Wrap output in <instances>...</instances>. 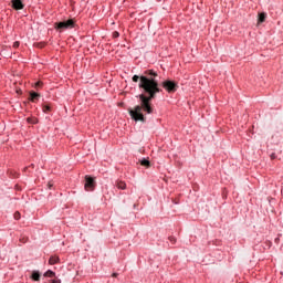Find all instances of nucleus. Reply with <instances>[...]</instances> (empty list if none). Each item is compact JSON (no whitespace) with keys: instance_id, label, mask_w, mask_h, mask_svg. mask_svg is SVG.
<instances>
[{"instance_id":"25","label":"nucleus","mask_w":283,"mask_h":283,"mask_svg":"<svg viewBox=\"0 0 283 283\" xmlns=\"http://www.w3.org/2000/svg\"><path fill=\"white\" fill-rule=\"evenodd\" d=\"M280 239H275V242H279Z\"/></svg>"},{"instance_id":"7","label":"nucleus","mask_w":283,"mask_h":283,"mask_svg":"<svg viewBox=\"0 0 283 283\" xmlns=\"http://www.w3.org/2000/svg\"><path fill=\"white\" fill-rule=\"evenodd\" d=\"M59 262H61V259L57 255H53L49 259V264L51 265L59 264Z\"/></svg>"},{"instance_id":"17","label":"nucleus","mask_w":283,"mask_h":283,"mask_svg":"<svg viewBox=\"0 0 283 283\" xmlns=\"http://www.w3.org/2000/svg\"><path fill=\"white\" fill-rule=\"evenodd\" d=\"M169 242H171L172 244H176V239L174 237H169Z\"/></svg>"},{"instance_id":"18","label":"nucleus","mask_w":283,"mask_h":283,"mask_svg":"<svg viewBox=\"0 0 283 283\" xmlns=\"http://www.w3.org/2000/svg\"><path fill=\"white\" fill-rule=\"evenodd\" d=\"M270 158H271V160H275L277 158V156H275V153H272Z\"/></svg>"},{"instance_id":"19","label":"nucleus","mask_w":283,"mask_h":283,"mask_svg":"<svg viewBox=\"0 0 283 283\" xmlns=\"http://www.w3.org/2000/svg\"><path fill=\"white\" fill-rule=\"evenodd\" d=\"M19 45H20L19 41H15V42L13 43V48H14V49L19 48Z\"/></svg>"},{"instance_id":"22","label":"nucleus","mask_w":283,"mask_h":283,"mask_svg":"<svg viewBox=\"0 0 283 283\" xmlns=\"http://www.w3.org/2000/svg\"><path fill=\"white\" fill-rule=\"evenodd\" d=\"M49 189H52V182H49Z\"/></svg>"},{"instance_id":"5","label":"nucleus","mask_w":283,"mask_h":283,"mask_svg":"<svg viewBox=\"0 0 283 283\" xmlns=\"http://www.w3.org/2000/svg\"><path fill=\"white\" fill-rule=\"evenodd\" d=\"M13 10H23L24 6L21 0H12Z\"/></svg>"},{"instance_id":"20","label":"nucleus","mask_w":283,"mask_h":283,"mask_svg":"<svg viewBox=\"0 0 283 283\" xmlns=\"http://www.w3.org/2000/svg\"><path fill=\"white\" fill-rule=\"evenodd\" d=\"M36 48H45V43H38Z\"/></svg>"},{"instance_id":"6","label":"nucleus","mask_w":283,"mask_h":283,"mask_svg":"<svg viewBox=\"0 0 283 283\" xmlns=\"http://www.w3.org/2000/svg\"><path fill=\"white\" fill-rule=\"evenodd\" d=\"M39 98H41V95L39 93L30 92L29 101H31L32 103H36V101H39Z\"/></svg>"},{"instance_id":"3","label":"nucleus","mask_w":283,"mask_h":283,"mask_svg":"<svg viewBox=\"0 0 283 283\" xmlns=\"http://www.w3.org/2000/svg\"><path fill=\"white\" fill-rule=\"evenodd\" d=\"M164 90L169 94H174V92L178 91V84L174 81L167 80L161 83Z\"/></svg>"},{"instance_id":"13","label":"nucleus","mask_w":283,"mask_h":283,"mask_svg":"<svg viewBox=\"0 0 283 283\" xmlns=\"http://www.w3.org/2000/svg\"><path fill=\"white\" fill-rule=\"evenodd\" d=\"M52 111V107H50V105H48V104H44L43 105V112H44V114H48V112H51Z\"/></svg>"},{"instance_id":"26","label":"nucleus","mask_w":283,"mask_h":283,"mask_svg":"<svg viewBox=\"0 0 283 283\" xmlns=\"http://www.w3.org/2000/svg\"><path fill=\"white\" fill-rule=\"evenodd\" d=\"M28 122L31 123L30 118H28Z\"/></svg>"},{"instance_id":"16","label":"nucleus","mask_w":283,"mask_h":283,"mask_svg":"<svg viewBox=\"0 0 283 283\" xmlns=\"http://www.w3.org/2000/svg\"><path fill=\"white\" fill-rule=\"evenodd\" d=\"M43 86V82L39 81L35 83V87H42Z\"/></svg>"},{"instance_id":"2","label":"nucleus","mask_w":283,"mask_h":283,"mask_svg":"<svg viewBox=\"0 0 283 283\" xmlns=\"http://www.w3.org/2000/svg\"><path fill=\"white\" fill-rule=\"evenodd\" d=\"M76 22L72 19L54 23L55 30H59L60 32H63V30H72V28H74Z\"/></svg>"},{"instance_id":"11","label":"nucleus","mask_w":283,"mask_h":283,"mask_svg":"<svg viewBox=\"0 0 283 283\" xmlns=\"http://www.w3.org/2000/svg\"><path fill=\"white\" fill-rule=\"evenodd\" d=\"M32 280H34V282H39V280H41V274L39 272H33Z\"/></svg>"},{"instance_id":"8","label":"nucleus","mask_w":283,"mask_h":283,"mask_svg":"<svg viewBox=\"0 0 283 283\" xmlns=\"http://www.w3.org/2000/svg\"><path fill=\"white\" fill-rule=\"evenodd\" d=\"M142 167H146V169H149L151 167V163L148 161V159L144 158L142 160H139Z\"/></svg>"},{"instance_id":"4","label":"nucleus","mask_w":283,"mask_h":283,"mask_svg":"<svg viewBox=\"0 0 283 283\" xmlns=\"http://www.w3.org/2000/svg\"><path fill=\"white\" fill-rule=\"evenodd\" d=\"M94 187H95L94 178L86 176L85 185H84V188L86 189V191H94Z\"/></svg>"},{"instance_id":"10","label":"nucleus","mask_w":283,"mask_h":283,"mask_svg":"<svg viewBox=\"0 0 283 283\" xmlns=\"http://www.w3.org/2000/svg\"><path fill=\"white\" fill-rule=\"evenodd\" d=\"M266 21V13H259L258 23H264Z\"/></svg>"},{"instance_id":"9","label":"nucleus","mask_w":283,"mask_h":283,"mask_svg":"<svg viewBox=\"0 0 283 283\" xmlns=\"http://www.w3.org/2000/svg\"><path fill=\"white\" fill-rule=\"evenodd\" d=\"M116 187L117 189H122V190H125L127 189V184H125V181H116Z\"/></svg>"},{"instance_id":"12","label":"nucleus","mask_w":283,"mask_h":283,"mask_svg":"<svg viewBox=\"0 0 283 283\" xmlns=\"http://www.w3.org/2000/svg\"><path fill=\"white\" fill-rule=\"evenodd\" d=\"M54 272L53 271H51V270H49V271H46L45 273H44V277H54Z\"/></svg>"},{"instance_id":"21","label":"nucleus","mask_w":283,"mask_h":283,"mask_svg":"<svg viewBox=\"0 0 283 283\" xmlns=\"http://www.w3.org/2000/svg\"><path fill=\"white\" fill-rule=\"evenodd\" d=\"M51 283H61V280H53Z\"/></svg>"},{"instance_id":"1","label":"nucleus","mask_w":283,"mask_h":283,"mask_svg":"<svg viewBox=\"0 0 283 283\" xmlns=\"http://www.w3.org/2000/svg\"><path fill=\"white\" fill-rule=\"evenodd\" d=\"M146 75H134L133 82L138 83L139 81V88L144 90L145 94L139 95L140 104L135 106L134 108L128 109V114L133 120L136 123H145V115H143V112L146 114H154V107H151V101L156 98V94H160L163 92V88H160V85L158 84V80L156 77L158 76V73H156L154 70L145 71Z\"/></svg>"},{"instance_id":"24","label":"nucleus","mask_w":283,"mask_h":283,"mask_svg":"<svg viewBox=\"0 0 283 283\" xmlns=\"http://www.w3.org/2000/svg\"><path fill=\"white\" fill-rule=\"evenodd\" d=\"M117 275H118V274L114 273V274H113V277H116Z\"/></svg>"},{"instance_id":"14","label":"nucleus","mask_w":283,"mask_h":283,"mask_svg":"<svg viewBox=\"0 0 283 283\" xmlns=\"http://www.w3.org/2000/svg\"><path fill=\"white\" fill-rule=\"evenodd\" d=\"M13 218L14 220H21V212H14Z\"/></svg>"},{"instance_id":"15","label":"nucleus","mask_w":283,"mask_h":283,"mask_svg":"<svg viewBox=\"0 0 283 283\" xmlns=\"http://www.w3.org/2000/svg\"><path fill=\"white\" fill-rule=\"evenodd\" d=\"M113 36H114V39H118V36H120V33H118V31H115V32H113Z\"/></svg>"},{"instance_id":"23","label":"nucleus","mask_w":283,"mask_h":283,"mask_svg":"<svg viewBox=\"0 0 283 283\" xmlns=\"http://www.w3.org/2000/svg\"><path fill=\"white\" fill-rule=\"evenodd\" d=\"M21 241H23V242H27L28 240H25V239H20Z\"/></svg>"}]
</instances>
